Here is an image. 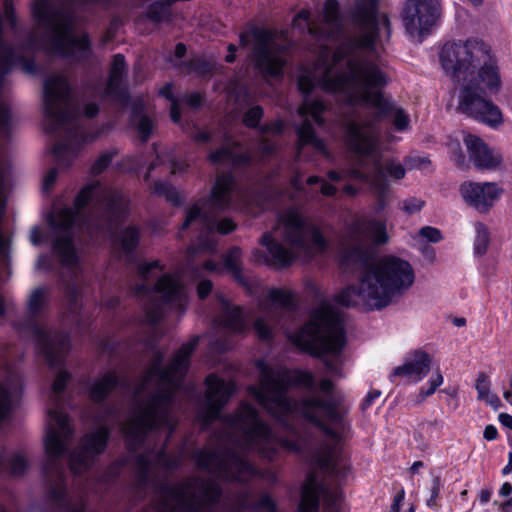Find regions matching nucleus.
<instances>
[{
    "label": "nucleus",
    "instance_id": "3c124183",
    "mask_svg": "<svg viewBox=\"0 0 512 512\" xmlns=\"http://www.w3.org/2000/svg\"><path fill=\"white\" fill-rule=\"evenodd\" d=\"M419 235L429 242L437 243L442 240V233L438 228L424 226L419 230Z\"/></svg>",
    "mask_w": 512,
    "mask_h": 512
},
{
    "label": "nucleus",
    "instance_id": "b1692460",
    "mask_svg": "<svg viewBox=\"0 0 512 512\" xmlns=\"http://www.w3.org/2000/svg\"><path fill=\"white\" fill-rule=\"evenodd\" d=\"M205 383L207 389L203 422L208 425L220 418L221 410L235 392V385L232 381H226L215 374L208 375Z\"/></svg>",
    "mask_w": 512,
    "mask_h": 512
},
{
    "label": "nucleus",
    "instance_id": "a211bd4d",
    "mask_svg": "<svg viewBox=\"0 0 512 512\" xmlns=\"http://www.w3.org/2000/svg\"><path fill=\"white\" fill-rule=\"evenodd\" d=\"M251 37L254 40L255 66L265 76L281 75L286 63L285 53L289 47L288 43L279 42L276 35L270 30L255 26L250 31L240 34V46H248Z\"/></svg>",
    "mask_w": 512,
    "mask_h": 512
},
{
    "label": "nucleus",
    "instance_id": "2f4dec72",
    "mask_svg": "<svg viewBox=\"0 0 512 512\" xmlns=\"http://www.w3.org/2000/svg\"><path fill=\"white\" fill-rule=\"evenodd\" d=\"M297 134L299 138L297 147L298 157H300L304 147L307 145H311L316 151L324 154L325 156L329 155L324 142L316 136L313 124L308 119H305L297 128Z\"/></svg>",
    "mask_w": 512,
    "mask_h": 512
},
{
    "label": "nucleus",
    "instance_id": "f8f14e48",
    "mask_svg": "<svg viewBox=\"0 0 512 512\" xmlns=\"http://www.w3.org/2000/svg\"><path fill=\"white\" fill-rule=\"evenodd\" d=\"M289 339L312 355L338 356L346 344L344 314L330 304H321L312 312L307 323L290 333Z\"/></svg>",
    "mask_w": 512,
    "mask_h": 512
},
{
    "label": "nucleus",
    "instance_id": "ddd939ff",
    "mask_svg": "<svg viewBox=\"0 0 512 512\" xmlns=\"http://www.w3.org/2000/svg\"><path fill=\"white\" fill-rule=\"evenodd\" d=\"M378 0H358L352 15L353 24L359 30V35H353L336 49L330 58V51L326 46H321L320 55L315 63L313 71H306L302 74H317L323 69V63L334 67L355 56L376 59L374 56V43L378 37V26L376 19V8Z\"/></svg>",
    "mask_w": 512,
    "mask_h": 512
},
{
    "label": "nucleus",
    "instance_id": "dca6fc26",
    "mask_svg": "<svg viewBox=\"0 0 512 512\" xmlns=\"http://www.w3.org/2000/svg\"><path fill=\"white\" fill-rule=\"evenodd\" d=\"M234 185L235 180L231 173L218 174L210 197L200 200L187 210L181 228L186 229L196 224L207 232H212L214 229L221 234L232 232L236 227L232 219L223 218L217 221V216L230 206Z\"/></svg>",
    "mask_w": 512,
    "mask_h": 512
},
{
    "label": "nucleus",
    "instance_id": "1a4fd4ad",
    "mask_svg": "<svg viewBox=\"0 0 512 512\" xmlns=\"http://www.w3.org/2000/svg\"><path fill=\"white\" fill-rule=\"evenodd\" d=\"M345 142L350 151L356 154L350 160L347 175L355 180L369 184L377 193L379 208L385 206L384 197L388 190L386 174L400 180L405 176L403 165L394 160L381 163L379 140L373 121L348 120L345 128Z\"/></svg>",
    "mask_w": 512,
    "mask_h": 512
},
{
    "label": "nucleus",
    "instance_id": "4c0bfd02",
    "mask_svg": "<svg viewBox=\"0 0 512 512\" xmlns=\"http://www.w3.org/2000/svg\"><path fill=\"white\" fill-rule=\"evenodd\" d=\"M151 462V454H138L135 457L134 469L136 474V481L139 488L141 489L146 488L150 482Z\"/></svg>",
    "mask_w": 512,
    "mask_h": 512
},
{
    "label": "nucleus",
    "instance_id": "a878e982",
    "mask_svg": "<svg viewBox=\"0 0 512 512\" xmlns=\"http://www.w3.org/2000/svg\"><path fill=\"white\" fill-rule=\"evenodd\" d=\"M464 143L467 147L469 160L476 168L492 170L500 166L502 162L501 154L490 149L481 138L469 134L464 137Z\"/></svg>",
    "mask_w": 512,
    "mask_h": 512
},
{
    "label": "nucleus",
    "instance_id": "72a5a7b5",
    "mask_svg": "<svg viewBox=\"0 0 512 512\" xmlns=\"http://www.w3.org/2000/svg\"><path fill=\"white\" fill-rule=\"evenodd\" d=\"M242 250L239 247L231 248L224 257V267L234 279L243 286H248V280L242 270Z\"/></svg>",
    "mask_w": 512,
    "mask_h": 512
},
{
    "label": "nucleus",
    "instance_id": "bf43d9fd",
    "mask_svg": "<svg viewBox=\"0 0 512 512\" xmlns=\"http://www.w3.org/2000/svg\"><path fill=\"white\" fill-rule=\"evenodd\" d=\"M259 150L263 155L269 156L275 152L276 145L274 142L263 138L259 143Z\"/></svg>",
    "mask_w": 512,
    "mask_h": 512
},
{
    "label": "nucleus",
    "instance_id": "052dcab7",
    "mask_svg": "<svg viewBox=\"0 0 512 512\" xmlns=\"http://www.w3.org/2000/svg\"><path fill=\"white\" fill-rule=\"evenodd\" d=\"M120 469H121V464L116 462V463H113L111 464L105 474H104V480L105 482H108L110 481L111 479L115 478L119 473H120Z\"/></svg>",
    "mask_w": 512,
    "mask_h": 512
},
{
    "label": "nucleus",
    "instance_id": "9d476101",
    "mask_svg": "<svg viewBox=\"0 0 512 512\" xmlns=\"http://www.w3.org/2000/svg\"><path fill=\"white\" fill-rule=\"evenodd\" d=\"M43 106L46 132L63 130L66 134L65 139L55 144L53 154L58 166L68 167L78 152L73 142L82 139L83 132L79 124L80 107L64 74H51L44 80Z\"/></svg>",
    "mask_w": 512,
    "mask_h": 512
},
{
    "label": "nucleus",
    "instance_id": "37998d69",
    "mask_svg": "<svg viewBox=\"0 0 512 512\" xmlns=\"http://www.w3.org/2000/svg\"><path fill=\"white\" fill-rule=\"evenodd\" d=\"M489 245V231L482 223L476 224V238L474 241V252L478 256L486 253Z\"/></svg>",
    "mask_w": 512,
    "mask_h": 512
},
{
    "label": "nucleus",
    "instance_id": "09e8293b",
    "mask_svg": "<svg viewBox=\"0 0 512 512\" xmlns=\"http://www.w3.org/2000/svg\"><path fill=\"white\" fill-rule=\"evenodd\" d=\"M424 204L425 202L419 198L409 197L399 203V208L406 214L411 215L419 212L423 208Z\"/></svg>",
    "mask_w": 512,
    "mask_h": 512
},
{
    "label": "nucleus",
    "instance_id": "f704fd0d",
    "mask_svg": "<svg viewBox=\"0 0 512 512\" xmlns=\"http://www.w3.org/2000/svg\"><path fill=\"white\" fill-rule=\"evenodd\" d=\"M142 102L136 101L132 107V122L136 126L137 132L142 142H147L153 131V122L146 115L142 114Z\"/></svg>",
    "mask_w": 512,
    "mask_h": 512
},
{
    "label": "nucleus",
    "instance_id": "f03ea898",
    "mask_svg": "<svg viewBox=\"0 0 512 512\" xmlns=\"http://www.w3.org/2000/svg\"><path fill=\"white\" fill-rule=\"evenodd\" d=\"M387 240L382 222L370 219L356 223L350 242L341 248L340 265L344 270H362V274L357 284L344 288L335 297L338 304L380 310L412 286L415 274L408 261L396 256L373 261V246Z\"/></svg>",
    "mask_w": 512,
    "mask_h": 512
},
{
    "label": "nucleus",
    "instance_id": "ea45409f",
    "mask_svg": "<svg viewBox=\"0 0 512 512\" xmlns=\"http://www.w3.org/2000/svg\"><path fill=\"white\" fill-rule=\"evenodd\" d=\"M141 238V230L135 225L126 227L120 235V243L126 254L132 253L138 246Z\"/></svg>",
    "mask_w": 512,
    "mask_h": 512
},
{
    "label": "nucleus",
    "instance_id": "338daca9",
    "mask_svg": "<svg viewBox=\"0 0 512 512\" xmlns=\"http://www.w3.org/2000/svg\"><path fill=\"white\" fill-rule=\"evenodd\" d=\"M99 112V106L95 102L87 103L84 107V115L87 118L95 117Z\"/></svg>",
    "mask_w": 512,
    "mask_h": 512
},
{
    "label": "nucleus",
    "instance_id": "c03bdc74",
    "mask_svg": "<svg viewBox=\"0 0 512 512\" xmlns=\"http://www.w3.org/2000/svg\"><path fill=\"white\" fill-rule=\"evenodd\" d=\"M153 460L156 465L165 471H172L180 465V458L175 455L167 454L163 449L158 451Z\"/></svg>",
    "mask_w": 512,
    "mask_h": 512
},
{
    "label": "nucleus",
    "instance_id": "f3484780",
    "mask_svg": "<svg viewBox=\"0 0 512 512\" xmlns=\"http://www.w3.org/2000/svg\"><path fill=\"white\" fill-rule=\"evenodd\" d=\"M47 297L48 290L44 287H37L31 291L27 302L31 320L27 328L47 363L51 367H57L62 364L64 356L69 350L70 340L67 334L59 331H47L34 321V318L44 309Z\"/></svg>",
    "mask_w": 512,
    "mask_h": 512
},
{
    "label": "nucleus",
    "instance_id": "0eeeda50",
    "mask_svg": "<svg viewBox=\"0 0 512 512\" xmlns=\"http://www.w3.org/2000/svg\"><path fill=\"white\" fill-rule=\"evenodd\" d=\"M389 78L382 70L377 59L355 55L346 61L345 69L334 73L331 66L323 63V69L317 74H300L299 90L308 95L315 85L330 93H341L350 105L366 104L375 108L376 120L393 116V124L399 131L408 128L410 119L401 108H394L384 98L381 89L387 85Z\"/></svg>",
    "mask_w": 512,
    "mask_h": 512
},
{
    "label": "nucleus",
    "instance_id": "39448f33",
    "mask_svg": "<svg viewBox=\"0 0 512 512\" xmlns=\"http://www.w3.org/2000/svg\"><path fill=\"white\" fill-rule=\"evenodd\" d=\"M197 344L198 337L183 344L166 367L163 366V353L153 349L141 381L135 388V396H139L149 386L155 387V391L133 409L129 419L122 425L129 450L139 449L149 432L160 428H168L169 433L173 431L175 393L188 371L190 357Z\"/></svg>",
    "mask_w": 512,
    "mask_h": 512
},
{
    "label": "nucleus",
    "instance_id": "de8ad7c7",
    "mask_svg": "<svg viewBox=\"0 0 512 512\" xmlns=\"http://www.w3.org/2000/svg\"><path fill=\"white\" fill-rule=\"evenodd\" d=\"M116 154L115 151H106L103 154L99 156L98 159L94 162V164L91 167V173L94 175H98L102 173L108 165L111 163L114 155Z\"/></svg>",
    "mask_w": 512,
    "mask_h": 512
},
{
    "label": "nucleus",
    "instance_id": "e2e57ef3",
    "mask_svg": "<svg viewBox=\"0 0 512 512\" xmlns=\"http://www.w3.org/2000/svg\"><path fill=\"white\" fill-rule=\"evenodd\" d=\"M283 130V125L281 122H274V123H271V124H266L264 126L261 127V133L262 134H265V133H274V134H280Z\"/></svg>",
    "mask_w": 512,
    "mask_h": 512
},
{
    "label": "nucleus",
    "instance_id": "cd10ccee",
    "mask_svg": "<svg viewBox=\"0 0 512 512\" xmlns=\"http://www.w3.org/2000/svg\"><path fill=\"white\" fill-rule=\"evenodd\" d=\"M208 159L213 165H230L233 168L248 166L251 161L250 156L241 150L237 142H226L212 151Z\"/></svg>",
    "mask_w": 512,
    "mask_h": 512
},
{
    "label": "nucleus",
    "instance_id": "20e7f679",
    "mask_svg": "<svg viewBox=\"0 0 512 512\" xmlns=\"http://www.w3.org/2000/svg\"><path fill=\"white\" fill-rule=\"evenodd\" d=\"M129 215V200L118 190L102 187L99 182L86 185L76 196L74 208L60 209L50 214L47 221L51 227L48 240L52 252L65 266L72 267L78 262L74 245V226L80 228L94 243L112 235Z\"/></svg>",
    "mask_w": 512,
    "mask_h": 512
},
{
    "label": "nucleus",
    "instance_id": "680f3d73",
    "mask_svg": "<svg viewBox=\"0 0 512 512\" xmlns=\"http://www.w3.org/2000/svg\"><path fill=\"white\" fill-rule=\"evenodd\" d=\"M203 97L200 93L193 92L185 97V102L187 105L197 108L202 104Z\"/></svg>",
    "mask_w": 512,
    "mask_h": 512
},
{
    "label": "nucleus",
    "instance_id": "393cba45",
    "mask_svg": "<svg viewBox=\"0 0 512 512\" xmlns=\"http://www.w3.org/2000/svg\"><path fill=\"white\" fill-rule=\"evenodd\" d=\"M459 191L464 202L480 213L488 212L500 195V189L494 182H464Z\"/></svg>",
    "mask_w": 512,
    "mask_h": 512
},
{
    "label": "nucleus",
    "instance_id": "e433bc0d",
    "mask_svg": "<svg viewBox=\"0 0 512 512\" xmlns=\"http://www.w3.org/2000/svg\"><path fill=\"white\" fill-rule=\"evenodd\" d=\"M327 105L319 99H305L298 108V114L302 117L311 116L316 124L322 126L324 119L322 114L327 110Z\"/></svg>",
    "mask_w": 512,
    "mask_h": 512
},
{
    "label": "nucleus",
    "instance_id": "f257e3e1",
    "mask_svg": "<svg viewBox=\"0 0 512 512\" xmlns=\"http://www.w3.org/2000/svg\"><path fill=\"white\" fill-rule=\"evenodd\" d=\"M257 367L260 369V385L249 387L250 394L284 425H288V418L299 416L318 426L327 439L313 452V463L331 477H345L346 467L341 465L340 442L341 433L347 428V409L339 399L333 397V382L327 378L320 381L319 388L325 397L311 394L296 402L287 396L289 388L304 386L312 389L314 378L311 373L270 367L262 361L257 363Z\"/></svg>",
    "mask_w": 512,
    "mask_h": 512
},
{
    "label": "nucleus",
    "instance_id": "a18cd8bd",
    "mask_svg": "<svg viewBox=\"0 0 512 512\" xmlns=\"http://www.w3.org/2000/svg\"><path fill=\"white\" fill-rule=\"evenodd\" d=\"M12 405L13 399L10 390L0 384V422L10 414Z\"/></svg>",
    "mask_w": 512,
    "mask_h": 512
},
{
    "label": "nucleus",
    "instance_id": "13d9d810",
    "mask_svg": "<svg viewBox=\"0 0 512 512\" xmlns=\"http://www.w3.org/2000/svg\"><path fill=\"white\" fill-rule=\"evenodd\" d=\"M56 178H57V170H56V168L49 169L47 171L46 175L44 176L42 189L44 191H49L51 186L56 181Z\"/></svg>",
    "mask_w": 512,
    "mask_h": 512
},
{
    "label": "nucleus",
    "instance_id": "aec40b11",
    "mask_svg": "<svg viewBox=\"0 0 512 512\" xmlns=\"http://www.w3.org/2000/svg\"><path fill=\"white\" fill-rule=\"evenodd\" d=\"M441 11L439 0H407L402 12L407 34L421 42L436 26Z\"/></svg>",
    "mask_w": 512,
    "mask_h": 512
},
{
    "label": "nucleus",
    "instance_id": "473e14b6",
    "mask_svg": "<svg viewBox=\"0 0 512 512\" xmlns=\"http://www.w3.org/2000/svg\"><path fill=\"white\" fill-rule=\"evenodd\" d=\"M28 467V457L22 451H17L9 457L4 453L0 454V474L8 469L10 475L13 477H19L26 472Z\"/></svg>",
    "mask_w": 512,
    "mask_h": 512
},
{
    "label": "nucleus",
    "instance_id": "2eb2a0df",
    "mask_svg": "<svg viewBox=\"0 0 512 512\" xmlns=\"http://www.w3.org/2000/svg\"><path fill=\"white\" fill-rule=\"evenodd\" d=\"M320 497L323 500V512H340L338 505L341 490L336 486L320 484L316 476L310 474L302 487L300 512H318ZM227 509L228 512H276L277 505L269 494H262L259 500H255L251 491L242 489L229 501Z\"/></svg>",
    "mask_w": 512,
    "mask_h": 512
},
{
    "label": "nucleus",
    "instance_id": "a19ab883",
    "mask_svg": "<svg viewBox=\"0 0 512 512\" xmlns=\"http://www.w3.org/2000/svg\"><path fill=\"white\" fill-rule=\"evenodd\" d=\"M171 5L168 4V0L156 1L149 6L146 16L155 24L168 21L171 17Z\"/></svg>",
    "mask_w": 512,
    "mask_h": 512
},
{
    "label": "nucleus",
    "instance_id": "423d86ee",
    "mask_svg": "<svg viewBox=\"0 0 512 512\" xmlns=\"http://www.w3.org/2000/svg\"><path fill=\"white\" fill-rule=\"evenodd\" d=\"M439 58L445 74L462 85L457 109L489 126L501 124L499 107L486 98V90L498 93L501 89L499 69L490 46L479 39L448 42Z\"/></svg>",
    "mask_w": 512,
    "mask_h": 512
},
{
    "label": "nucleus",
    "instance_id": "c756f323",
    "mask_svg": "<svg viewBox=\"0 0 512 512\" xmlns=\"http://www.w3.org/2000/svg\"><path fill=\"white\" fill-rule=\"evenodd\" d=\"M430 363V356L426 352L417 351L414 354V359L396 367L393 370L391 377L415 375L417 376V380H420L429 372Z\"/></svg>",
    "mask_w": 512,
    "mask_h": 512
},
{
    "label": "nucleus",
    "instance_id": "4d7b16f0",
    "mask_svg": "<svg viewBox=\"0 0 512 512\" xmlns=\"http://www.w3.org/2000/svg\"><path fill=\"white\" fill-rule=\"evenodd\" d=\"M213 284L210 280L204 279L197 286V294L200 299H205L212 291Z\"/></svg>",
    "mask_w": 512,
    "mask_h": 512
},
{
    "label": "nucleus",
    "instance_id": "8fccbe9b",
    "mask_svg": "<svg viewBox=\"0 0 512 512\" xmlns=\"http://www.w3.org/2000/svg\"><path fill=\"white\" fill-rule=\"evenodd\" d=\"M11 127L10 109L4 102L0 101V134L8 135Z\"/></svg>",
    "mask_w": 512,
    "mask_h": 512
},
{
    "label": "nucleus",
    "instance_id": "c9c22d12",
    "mask_svg": "<svg viewBox=\"0 0 512 512\" xmlns=\"http://www.w3.org/2000/svg\"><path fill=\"white\" fill-rule=\"evenodd\" d=\"M475 388L477 390L478 400L485 401L488 405L497 410L501 406V401L496 394L490 391V381L488 376L481 372L476 379Z\"/></svg>",
    "mask_w": 512,
    "mask_h": 512
},
{
    "label": "nucleus",
    "instance_id": "9b49d317",
    "mask_svg": "<svg viewBox=\"0 0 512 512\" xmlns=\"http://www.w3.org/2000/svg\"><path fill=\"white\" fill-rule=\"evenodd\" d=\"M280 223L283 226V240L290 248L283 246L270 233H265L261 243L267 248L270 260L262 251L255 250L254 262L259 263L264 260L278 268H284L291 265L297 258L309 261L315 255L325 251L326 241L319 229L298 212L287 211L281 216Z\"/></svg>",
    "mask_w": 512,
    "mask_h": 512
},
{
    "label": "nucleus",
    "instance_id": "5701e85b",
    "mask_svg": "<svg viewBox=\"0 0 512 512\" xmlns=\"http://www.w3.org/2000/svg\"><path fill=\"white\" fill-rule=\"evenodd\" d=\"M109 436L107 425H101L96 431L85 435L79 447L70 455V469L75 474L85 472L92 465L94 457L105 450Z\"/></svg>",
    "mask_w": 512,
    "mask_h": 512
},
{
    "label": "nucleus",
    "instance_id": "7c9ffc66",
    "mask_svg": "<svg viewBox=\"0 0 512 512\" xmlns=\"http://www.w3.org/2000/svg\"><path fill=\"white\" fill-rule=\"evenodd\" d=\"M121 383L115 371H108L98 378L90 388V398L94 402H102Z\"/></svg>",
    "mask_w": 512,
    "mask_h": 512
},
{
    "label": "nucleus",
    "instance_id": "6e6552de",
    "mask_svg": "<svg viewBox=\"0 0 512 512\" xmlns=\"http://www.w3.org/2000/svg\"><path fill=\"white\" fill-rule=\"evenodd\" d=\"M69 379L70 374L62 370L52 384L51 399L55 408L48 410L50 422L47 425L44 441L47 459L43 469L49 483V497L55 512H85L83 500L68 501L64 487L65 468L61 458L72 442L73 429L70 426V419L62 411L59 395L64 391Z\"/></svg>",
    "mask_w": 512,
    "mask_h": 512
},
{
    "label": "nucleus",
    "instance_id": "4468645a",
    "mask_svg": "<svg viewBox=\"0 0 512 512\" xmlns=\"http://www.w3.org/2000/svg\"><path fill=\"white\" fill-rule=\"evenodd\" d=\"M221 487L213 479L188 477L175 486L161 484L156 491L159 512H219Z\"/></svg>",
    "mask_w": 512,
    "mask_h": 512
},
{
    "label": "nucleus",
    "instance_id": "6ab92c4d",
    "mask_svg": "<svg viewBox=\"0 0 512 512\" xmlns=\"http://www.w3.org/2000/svg\"><path fill=\"white\" fill-rule=\"evenodd\" d=\"M134 294L146 299V319L151 324L158 323L164 315L166 305H176L182 308L185 301L184 288L180 279L171 274L162 275L153 287L138 284Z\"/></svg>",
    "mask_w": 512,
    "mask_h": 512
},
{
    "label": "nucleus",
    "instance_id": "6e6d98bb",
    "mask_svg": "<svg viewBox=\"0 0 512 512\" xmlns=\"http://www.w3.org/2000/svg\"><path fill=\"white\" fill-rule=\"evenodd\" d=\"M154 268H160L162 269V267L160 266V262L158 260H154V261H151V262H147V263H144V264H141L138 266V274L139 276L145 280L149 274V272L154 269Z\"/></svg>",
    "mask_w": 512,
    "mask_h": 512
},
{
    "label": "nucleus",
    "instance_id": "69168bd1",
    "mask_svg": "<svg viewBox=\"0 0 512 512\" xmlns=\"http://www.w3.org/2000/svg\"><path fill=\"white\" fill-rule=\"evenodd\" d=\"M381 392L379 390L371 391L367 394L362 403V409L365 410L370 407L375 399L380 397Z\"/></svg>",
    "mask_w": 512,
    "mask_h": 512
},
{
    "label": "nucleus",
    "instance_id": "79ce46f5",
    "mask_svg": "<svg viewBox=\"0 0 512 512\" xmlns=\"http://www.w3.org/2000/svg\"><path fill=\"white\" fill-rule=\"evenodd\" d=\"M153 191L158 196L164 197L173 205L178 206L182 204V198L179 192L176 190L175 187L166 182L156 181L153 185Z\"/></svg>",
    "mask_w": 512,
    "mask_h": 512
},
{
    "label": "nucleus",
    "instance_id": "603ef678",
    "mask_svg": "<svg viewBox=\"0 0 512 512\" xmlns=\"http://www.w3.org/2000/svg\"><path fill=\"white\" fill-rule=\"evenodd\" d=\"M441 491V479L439 476H435L432 480L431 496L426 501V505L431 508L437 507V499Z\"/></svg>",
    "mask_w": 512,
    "mask_h": 512
},
{
    "label": "nucleus",
    "instance_id": "774afa93",
    "mask_svg": "<svg viewBox=\"0 0 512 512\" xmlns=\"http://www.w3.org/2000/svg\"><path fill=\"white\" fill-rule=\"evenodd\" d=\"M4 11H5V15H6L8 21L10 22L11 26H14L15 25V16H14V11H13L11 0H4Z\"/></svg>",
    "mask_w": 512,
    "mask_h": 512
},
{
    "label": "nucleus",
    "instance_id": "864d4df0",
    "mask_svg": "<svg viewBox=\"0 0 512 512\" xmlns=\"http://www.w3.org/2000/svg\"><path fill=\"white\" fill-rule=\"evenodd\" d=\"M188 68L190 71H193L198 75H205L211 71V65L201 59L191 60L188 64Z\"/></svg>",
    "mask_w": 512,
    "mask_h": 512
},
{
    "label": "nucleus",
    "instance_id": "bb28decb",
    "mask_svg": "<svg viewBox=\"0 0 512 512\" xmlns=\"http://www.w3.org/2000/svg\"><path fill=\"white\" fill-rule=\"evenodd\" d=\"M126 72L125 57L122 54H116L109 72L108 82L105 93L114 101L126 106L129 102L128 90L122 86L123 76Z\"/></svg>",
    "mask_w": 512,
    "mask_h": 512
},
{
    "label": "nucleus",
    "instance_id": "49530a36",
    "mask_svg": "<svg viewBox=\"0 0 512 512\" xmlns=\"http://www.w3.org/2000/svg\"><path fill=\"white\" fill-rule=\"evenodd\" d=\"M263 117V108L261 106H254L248 109L243 116V123L250 128L258 126L261 118Z\"/></svg>",
    "mask_w": 512,
    "mask_h": 512
},
{
    "label": "nucleus",
    "instance_id": "7ed1b4c3",
    "mask_svg": "<svg viewBox=\"0 0 512 512\" xmlns=\"http://www.w3.org/2000/svg\"><path fill=\"white\" fill-rule=\"evenodd\" d=\"M224 430L217 436L216 449H203L194 453L197 467L214 477L226 481L248 482L258 471L248 461L249 453L255 452L269 461L278 448L298 452L302 445L298 439H278L259 418L258 411L248 403H242L233 415L222 418Z\"/></svg>",
    "mask_w": 512,
    "mask_h": 512
},
{
    "label": "nucleus",
    "instance_id": "58836bf2",
    "mask_svg": "<svg viewBox=\"0 0 512 512\" xmlns=\"http://www.w3.org/2000/svg\"><path fill=\"white\" fill-rule=\"evenodd\" d=\"M65 294L67 297V317L71 322H75L77 325H80V317H81V304L79 302L80 292L76 285H67L65 289Z\"/></svg>",
    "mask_w": 512,
    "mask_h": 512
},
{
    "label": "nucleus",
    "instance_id": "0e129e2a",
    "mask_svg": "<svg viewBox=\"0 0 512 512\" xmlns=\"http://www.w3.org/2000/svg\"><path fill=\"white\" fill-rule=\"evenodd\" d=\"M328 372L333 376H341L338 360H325Z\"/></svg>",
    "mask_w": 512,
    "mask_h": 512
},
{
    "label": "nucleus",
    "instance_id": "5fc2aeb1",
    "mask_svg": "<svg viewBox=\"0 0 512 512\" xmlns=\"http://www.w3.org/2000/svg\"><path fill=\"white\" fill-rule=\"evenodd\" d=\"M442 383H443L442 374L440 373V371H437L436 374L430 379V381L428 383L429 388L428 389L422 388L420 391V394L423 397H428V396L432 395Z\"/></svg>",
    "mask_w": 512,
    "mask_h": 512
},
{
    "label": "nucleus",
    "instance_id": "412c9836",
    "mask_svg": "<svg viewBox=\"0 0 512 512\" xmlns=\"http://www.w3.org/2000/svg\"><path fill=\"white\" fill-rule=\"evenodd\" d=\"M307 10L300 11L293 19L294 27H307L308 33L317 41H336L343 34V23L339 15L337 0H326L320 21H310Z\"/></svg>",
    "mask_w": 512,
    "mask_h": 512
},
{
    "label": "nucleus",
    "instance_id": "c85d7f7f",
    "mask_svg": "<svg viewBox=\"0 0 512 512\" xmlns=\"http://www.w3.org/2000/svg\"><path fill=\"white\" fill-rule=\"evenodd\" d=\"M219 301L221 303V312L216 318L219 325L232 334L246 333L248 326L243 317L242 308L240 306L232 307L222 296H219Z\"/></svg>",
    "mask_w": 512,
    "mask_h": 512
},
{
    "label": "nucleus",
    "instance_id": "4be33fe9",
    "mask_svg": "<svg viewBox=\"0 0 512 512\" xmlns=\"http://www.w3.org/2000/svg\"><path fill=\"white\" fill-rule=\"evenodd\" d=\"M295 304L291 292L282 289H272L269 291L268 300L263 307L264 317H259L254 322V330L261 340H270L272 331L268 324H279L280 319L294 310Z\"/></svg>",
    "mask_w": 512,
    "mask_h": 512
}]
</instances>
